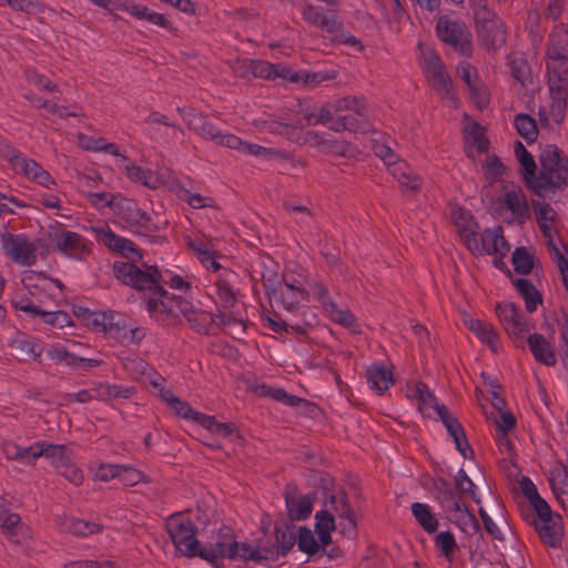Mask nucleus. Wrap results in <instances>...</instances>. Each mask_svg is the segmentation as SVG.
<instances>
[{
	"label": "nucleus",
	"mask_w": 568,
	"mask_h": 568,
	"mask_svg": "<svg viewBox=\"0 0 568 568\" xmlns=\"http://www.w3.org/2000/svg\"><path fill=\"white\" fill-rule=\"evenodd\" d=\"M126 176L132 182H139L144 186L155 190L164 184V176L161 173L153 172L150 169L139 166L134 163H128L124 165Z\"/></svg>",
	"instance_id": "72a5a7b5"
},
{
	"label": "nucleus",
	"mask_w": 568,
	"mask_h": 568,
	"mask_svg": "<svg viewBox=\"0 0 568 568\" xmlns=\"http://www.w3.org/2000/svg\"><path fill=\"white\" fill-rule=\"evenodd\" d=\"M135 394L134 387L115 385V384H100L95 388V398L99 400L108 402L118 398H130Z\"/></svg>",
	"instance_id": "864d4df0"
},
{
	"label": "nucleus",
	"mask_w": 568,
	"mask_h": 568,
	"mask_svg": "<svg viewBox=\"0 0 568 568\" xmlns=\"http://www.w3.org/2000/svg\"><path fill=\"white\" fill-rule=\"evenodd\" d=\"M547 57L568 58V31L564 27L550 33Z\"/></svg>",
	"instance_id": "6e6d98bb"
},
{
	"label": "nucleus",
	"mask_w": 568,
	"mask_h": 568,
	"mask_svg": "<svg viewBox=\"0 0 568 568\" xmlns=\"http://www.w3.org/2000/svg\"><path fill=\"white\" fill-rule=\"evenodd\" d=\"M151 317L161 320L164 315L178 316L182 314L189 324L200 334H207L213 316L210 312L195 307L184 298L154 300L149 303Z\"/></svg>",
	"instance_id": "20e7f679"
},
{
	"label": "nucleus",
	"mask_w": 568,
	"mask_h": 568,
	"mask_svg": "<svg viewBox=\"0 0 568 568\" xmlns=\"http://www.w3.org/2000/svg\"><path fill=\"white\" fill-rule=\"evenodd\" d=\"M57 523L62 531L80 537H87L101 530V526L97 523L85 521L70 516L58 518Z\"/></svg>",
	"instance_id": "c03bdc74"
},
{
	"label": "nucleus",
	"mask_w": 568,
	"mask_h": 568,
	"mask_svg": "<svg viewBox=\"0 0 568 568\" xmlns=\"http://www.w3.org/2000/svg\"><path fill=\"white\" fill-rule=\"evenodd\" d=\"M233 275L231 271L223 270L214 282L216 303L224 308L233 306L236 300L230 281V277Z\"/></svg>",
	"instance_id": "a18cd8bd"
},
{
	"label": "nucleus",
	"mask_w": 568,
	"mask_h": 568,
	"mask_svg": "<svg viewBox=\"0 0 568 568\" xmlns=\"http://www.w3.org/2000/svg\"><path fill=\"white\" fill-rule=\"evenodd\" d=\"M118 216L131 227H144L151 220V216L136 202L128 199L118 204Z\"/></svg>",
	"instance_id": "473e14b6"
},
{
	"label": "nucleus",
	"mask_w": 568,
	"mask_h": 568,
	"mask_svg": "<svg viewBox=\"0 0 568 568\" xmlns=\"http://www.w3.org/2000/svg\"><path fill=\"white\" fill-rule=\"evenodd\" d=\"M93 231L98 241L113 252L128 258H142L132 241L115 234L108 225L93 227Z\"/></svg>",
	"instance_id": "412c9836"
},
{
	"label": "nucleus",
	"mask_w": 568,
	"mask_h": 568,
	"mask_svg": "<svg viewBox=\"0 0 568 568\" xmlns=\"http://www.w3.org/2000/svg\"><path fill=\"white\" fill-rule=\"evenodd\" d=\"M476 32L481 44L488 50H498L506 43V29L498 16L486 4H479L474 12Z\"/></svg>",
	"instance_id": "0eeeda50"
},
{
	"label": "nucleus",
	"mask_w": 568,
	"mask_h": 568,
	"mask_svg": "<svg viewBox=\"0 0 568 568\" xmlns=\"http://www.w3.org/2000/svg\"><path fill=\"white\" fill-rule=\"evenodd\" d=\"M0 526L3 534L13 544H21L28 537V528L21 525L18 514L2 513Z\"/></svg>",
	"instance_id": "79ce46f5"
},
{
	"label": "nucleus",
	"mask_w": 568,
	"mask_h": 568,
	"mask_svg": "<svg viewBox=\"0 0 568 568\" xmlns=\"http://www.w3.org/2000/svg\"><path fill=\"white\" fill-rule=\"evenodd\" d=\"M515 155L521 166V176L526 185L532 191V186L536 184V162L532 155L526 150L524 144L519 141L514 146Z\"/></svg>",
	"instance_id": "37998d69"
},
{
	"label": "nucleus",
	"mask_w": 568,
	"mask_h": 568,
	"mask_svg": "<svg viewBox=\"0 0 568 568\" xmlns=\"http://www.w3.org/2000/svg\"><path fill=\"white\" fill-rule=\"evenodd\" d=\"M324 510L328 513L334 520L337 518L341 532L348 538L356 535V520L345 495H332L325 503Z\"/></svg>",
	"instance_id": "6ab92c4d"
},
{
	"label": "nucleus",
	"mask_w": 568,
	"mask_h": 568,
	"mask_svg": "<svg viewBox=\"0 0 568 568\" xmlns=\"http://www.w3.org/2000/svg\"><path fill=\"white\" fill-rule=\"evenodd\" d=\"M226 142L229 143V148L232 150L263 160H272L281 154V152L275 149H268L258 144L245 142L236 135H234V138H229V141Z\"/></svg>",
	"instance_id": "ea45409f"
},
{
	"label": "nucleus",
	"mask_w": 568,
	"mask_h": 568,
	"mask_svg": "<svg viewBox=\"0 0 568 568\" xmlns=\"http://www.w3.org/2000/svg\"><path fill=\"white\" fill-rule=\"evenodd\" d=\"M452 219L456 226L459 229L460 236L464 239L469 250H478L475 234V222L470 213L463 207L452 209Z\"/></svg>",
	"instance_id": "2f4dec72"
},
{
	"label": "nucleus",
	"mask_w": 568,
	"mask_h": 568,
	"mask_svg": "<svg viewBox=\"0 0 568 568\" xmlns=\"http://www.w3.org/2000/svg\"><path fill=\"white\" fill-rule=\"evenodd\" d=\"M436 31L442 41L450 44L462 54L467 55L471 52L469 32L462 20L443 16L437 21Z\"/></svg>",
	"instance_id": "ddd939ff"
},
{
	"label": "nucleus",
	"mask_w": 568,
	"mask_h": 568,
	"mask_svg": "<svg viewBox=\"0 0 568 568\" xmlns=\"http://www.w3.org/2000/svg\"><path fill=\"white\" fill-rule=\"evenodd\" d=\"M435 498L445 517L464 534L473 536L479 532V523L469 511L462 494L455 491L447 481L440 480L436 486Z\"/></svg>",
	"instance_id": "7ed1b4c3"
},
{
	"label": "nucleus",
	"mask_w": 568,
	"mask_h": 568,
	"mask_svg": "<svg viewBox=\"0 0 568 568\" xmlns=\"http://www.w3.org/2000/svg\"><path fill=\"white\" fill-rule=\"evenodd\" d=\"M496 212L507 223L523 224L530 216L527 197L520 186H505L496 201Z\"/></svg>",
	"instance_id": "6e6552de"
},
{
	"label": "nucleus",
	"mask_w": 568,
	"mask_h": 568,
	"mask_svg": "<svg viewBox=\"0 0 568 568\" xmlns=\"http://www.w3.org/2000/svg\"><path fill=\"white\" fill-rule=\"evenodd\" d=\"M435 547L439 554V556L444 557L448 561H453L455 557V552L458 548L455 536L453 532L446 530L440 531L434 538Z\"/></svg>",
	"instance_id": "4d7b16f0"
},
{
	"label": "nucleus",
	"mask_w": 568,
	"mask_h": 568,
	"mask_svg": "<svg viewBox=\"0 0 568 568\" xmlns=\"http://www.w3.org/2000/svg\"><path fill=\"white\" fill-rule=\"evenodd\" d=\"M50 462L57 471L72 459L64 445L51 444L42 440V456Z\"/></svg>",
	"instance_id": "603ef678"
},
{
	"label": "nucleus",
	"mask_w": 568,
	"mask_h": 568,
	"mask_svg": "<svg viewBox=\"0 0 568 568\" xmlns=\"http://www.w3.org/2000/svg\"><path fill=\"white\" fill-rule=\"evenodd\" d=\"M540 172L537 175L532 192L542 196L556 186L568 181V161L561 156L556 146L546 148L540 155Z\"/></svg>",
	"instance_id": "423d86ee"
},
{
	"label": "nucleus",
	"mask_w": 568,
	"mask_h": 568,
	"mask_svg": "<svg viewBox=\"0 0 568 568\" xmlns=\"http://www.w3.org/2000/svg\"><path fill=\"white\" fill-rule=\"evenodd\" d=\"M465 325L481 343L486 344L493 353H499L501 348L500 337L491 323L476 318H467Z\"/></svg>",
	"instance_id": "c756f323"
},
{
	"label": "nucleus",
	"mask_w": 568,
	"mask_h": 568,
	"mask_svg": "<svg viewBox=\"0 0 568 568\" xmlns=\"http://www.w3.org/2000/svg\"><path fill=\"white\" fill-rule=\"evenodd\" d=\"M497 315L506 331L514 338L521 337L532 329L531 321L514 303L505 302L497 306Z\"/></svg>",
	"instance_id": "f3484780"
},
{
	"label": "nucleus",
	"mask_w": 568,
	"mask_h": 568,
	"mask_svg": "<svg viewBox=\"0 0 568 568\" xmlns=\"http://www.w3.org/2000/svg\"><path fill=\"white\" fill-rule=\"evenodd\" d=\"M260 389H261V394L267 395V396L272 397L273 399H275L280 403H283L290 407H296L303 402L302 398H300L295 395L288 394L283 388L262 385L260 387Z\"/></svg>",
	"instance_id": "774afa93"
},
{
	"label": "nucleus",
	"mask_w": 568,
	"mask_h": 568,
	"mask_svg": "<svg viewBox=\"0 0 568 568\" xmlns=\"http://www.w3.org/2000/svg\"><path fill=\"white\" fill-rule=\"evenodd\" d=\"M324 311L331 321L353 333L359 332L355 316L347 308L339 307L335 302H327Z\"/></svg>",
	"instance_id": "8fccbe9b"
},
{
	"label": "nucleus",
	"mask_w": 568,
	"mask_h": 568,
	"mask_svg": "<svg viewBox=\"0 0 568 568\" xmlns=\"http://www.w3.org/2000/svg\"><path fill=\"white\" fill-rule=\"evenodd\" d=\"M536 220L546 240L548 251L555 258L562 257L561 240L557 236V213L548 203L532 202Z\"/></svg>",
	"instance_id": "f8f14e48"
},
{
	"label": "nucleus",
	"mask_w": 568,
	"mask_h": 568,
	"mask_svg": "<svg viewBox=\"0 0 568 568\" xmlns=\"http://www.w3.org/2000/svg\"><path fill=\"white\" fill-rule=\"evenodd\" d=\"M410 508L414 518L427 534H433L437 530L439 521L429 505L413 503Z\"/></svg>",
	"instance_id": "3c124183"
},
{
	"label": "nucleus",
	"mask_w": 568,
	"mask_h": 568,
	"mask_svg": "<svg viewBox=\"0 0 568 568\" xmlns=\"http://www.w3.org/2000/svg\"><path fill=\"white\" fill-rule=\"evenodd\" d=\"M113 273L116 280L138 291H148L150 293L146 300V310L149 303L154 300L182 298L180 295H170L162 286L166 284L180 293H185L190 288V283L182 276L174 275L170 271L160 272L155 266L139 267L131 262L116 261L113 264Z\"/></svg>",
	"instance_id": "f257e3e1"
},
{
	"label": "nucleus",
	"mask_w": 568,
	"mask_h": 568,
	"mask_svg": "<svg viewBox=\"0 0 568 568\" xmlns=\"http://www.w3.org/2000/svg\"><path fill=\"white\" fill-rule=\"evenodd\" d=\"M197 133L205 140H210L216 145L229 148V138H234L235 134L225 133L216 125L210 122H203L197 129Z\"/></svg>",
	"instance_id": "e2e57ef3"
},
{
	"label": "nucleus",
	"mask_w": 568,
	"mask_h": 568,
	"mask_svg": "<svg viewBox=\"0 0 568 568\" xmlns=\"http://www.w3.org/2000/svg\"><path fill=\"white\" fill-rule=\"evenodd\" d=\"M457 74L468 87L471 94L478 98V106L480 109L485 108L488 104L487 94L485 91L477 89L473 81L477 75L476 69L467 61H463L457 65Z\"/></svg>",
	"instance_id": "09e8293b"
},
{
	"label": "nucleus",
	"mask_w": 568,
	"mask_h": 568,
	"mask_svg": "<svg viewBox=\"0 0 568 568\" xmlns=\"http://www.w3.org/2000/svg\"><path fill=\"white\" fill-rule=\"evenodd\" d=\"M285 503L288 516L293 520H304L310 517L313 510V498L311 495H298L294 488H287Z\"/></svg>",
	"instance_id": "7c9ffc66"
},
{
	"label": "nucleus",
	"mask_w": 568,
	"mask_h": 568,
	"mask_svg": "<svg viewBox=\"0 0 568 568\" xmlns=\"http://www.w3.org/2000/svg\"><path fill=\"white\" fill-rule=\"evenodd\" d=\"M481 170L488 184L500 181L506 173L505 165L495 154L486 156V160L481 164Z\"/></svg>",
	"instance_id": "bf43d9fd"
},
{
	"label": "nucleus",
	"mask_w": 568,
	"mask_h": 568,
	"mask_svg": "<svg viewBox=\"0 0 568 568\" xmlns=\"http://www.w3.org/2000/svg\"><path fill=\"white\" fill-rule=\"evenodd\" d=\"M549 481L551 490L558 499L568 495V473L564 466L560 465L551 470Z\"/></svg>",
	"instance_id": "69168bd1"
},
{
	"label": "nucleus",
	"mask_w": 568,
	"mask_h": 568,
	"mask_svg": "<svg viewBox=\"0 0 568 568\" xmlns=\"http://www.w3.org/2000/svg\"><path fill=\"white\" fill-rule=\"evenodd\" d=\"M9 346L17 351L21 361H38L43 352L41 344L24 334L17 333L10 341Z\"/></svg>",
	"instance_id": "e433bc0d"
},
{
	"label": "nucleus",
	"mask_w": 568,
	"mask_h": 568,
	"mask_svg": "<svg viewBox=\"0 0 568 568\" xmlns=\"http://www.w3.org/2000/svg\"><path fill=\"white\" fill-rule=\"evenodd\" d=\"M122 365L124 369L136 381L140 382H150L153 377V374L158 372L154 371L143 358L135 354H130L122 358Z\"/></svg>",
	"instance_id": "de8ad7c7"
},
{
	"label": "nucleus",
	"mask_w": 568,
	"mask_h": 568,
	"mask_svg": "<svg viewBox=\"0 0 568 568\" xmlns=\"http://www.w3.org/2000/svg\"><path fill=\"white\" fill-rule=\"evenodd\" d=\"M550 93V104L541 106L538 115L542 126L551 128L552 125L560 124L567 110V90L561 87L548 88Z\"/></svg>",
	"instance_id": "aec40b11"
},
{
	"label": "nucleus",
	"mask_w": 568,
	"mask_h": 568,
	"mask_svg": "<svg viewBox=\"0 0 568 568\" xmlns=\"http://www.w3.org/2000/svg\"><path fill=\"white\" fill-rule=\"evenodd\" d=\"M109 336L123 345L139 344L145 336V329L132 326L118 316Z\"/></svg>",
	"instance_id": "f704fd0d"
},
{
	"label": "nucleus",
	"mask_w": 568,
	"mask_h": 568,
	"mask_svg": "<svg viewBox=\"0 0 568 568\" xmlns=\"http://www.w3.org/2000/svg\"><path fill=\"white\" fill-rule=\"evenodd\" d=\"M166 528L178 551L186 557L199 556L201 542L195 537V526L190 518L173 515L168 519Z\"/></svg>",
	"instance_id": "1a4fd4ad"
},
{
	"label": "nucleus",
	"mask_w": 568,
	"mask_h": 568,
	"mask_svg": "<svg viewBox=\"0 0 568 568\" xmlns=\"http://www.w3.org/2000/svg\"><path fill=\"white\" fill-rule=\"evenodd\" d=\"M47 356L58 365H64L75 368V362L79 361L78 356L70 353L63 345L55 344L47 349Z\"/></svg>",
	"instance_id": "0e129e2a"
},
{
	"label": "nucleus",
	"mask_w": 568,
	"mask_h": 568,
	"mask_svg": "<svg viewBox=\"0 0 568 568\" xmlns=\"http://www.w3.org/2000/svg\"><path fill=\"white\" fill-rule=\"evenodd\" d=\"M2 452L8 460H16L24 465H34L42 456V440L29 447H22L12 440L2 443Z\"/></svg>",
	"instance_id": "a878e982"
},
{
	"label": "nucleus",
	"mask_w": 568,
	"mask_h": 568,
	"mask_svg": "<svg viewBox=\"0 0 568 568\" xmlns=\"http://www.w3.org/2000/svg\"><path fill=\"white\" fill-rule=\"evenodd\" d=\"M465 132L467 134L468 142L476 148L480 153H484L489 148V141L484 135V129L473 122L465 125Z\"/></svg>",
	"instance_id": "338daca9"
},
{
	"label": "nucleus",
	"mask_w": 568,
	"mask_h": 568,
	"mask_svg": "<svg viewBox=\"0 0 568 568\" xmlns=\"http://www.w3.org/2000/svg\"><path fill=\"white\" fill-rule=\"evenodd\" d=\"M439 420L455 443L456 449L464 458H471L474 450L470 447L460 423L452 415L447 407H439Z\"/></svg>",
	"instance_id": "5701e85b"
},
{
	"label": "nucleus",
	"mask_w": 568,
	"mask_h": 568,
	"mask_svg": "<svg viewBox=\"0 0 568 568\" xmlns=\"http://www.w3.org/2000/svg\"><path fill=\"white\" fill-rule=\"evenodd\" d=\"M47 292V290H41V282L39 281L31 288L14 295L11 304L14 310L24 313L31 318H36L41 311L54 302Z\"/></svg>",
	"instance_id": "dca6fc26"
},
{
	"label": "nucleus",
	"mask_w": 568,
	"mask_h": 568,
	"mask_svg": "<svg viewBox=\"0 0 568 568\" xmlns=\"http://www.w3.org/2000/svg\"><path fill=\"white\" fill-rule=\"evenodd\" d=\"M529 351L534 359L547 367H554L558 363V356L550 338L542 334L532 333L527 337Z\"/></svg>",
	"instance_id": "b1692460"
},
{
	"label": "nucleus",
	"mask_w": 568,
	"mask_h": 568,
	"mask_svg": "<svg viewBox=\"0 0 568 568\" xmlns=\"http://www.w3.org/2000/svg\"><path fill=\"white\" fill-rule=\"evenodd\" d=\"M243 67L250 70L255 78L290 81L291 69L282 63L274 64L264 60H245Z\"/></svg>",
	"instance_id": "c85d7f7f"
},
{
	"label": "nucleus",
	"mask_w": 568,
	"mask_h": 568,
	"mask_svg": "<svg viewBox=\"0 0 568 568\" xmlns=\"http://www.w3.org/2000/svg\"><path fill=\"white\" fill-rule=\"evenodd\" d=\"M120 9L139 20H146L148 22L162 28L170 27V21L164 14L150 10L145 4L136 3L134 1H125Z\"/></svg>",
	"instance_id": "4c0bfd02"
},
{
	"label": "nucleus",
	"mask_w": 568,
	"mask_h": 568,
	"mask_svg": "<svg viewBox=\"0 0 568 568\" xmlns=\"http://www.w3.org/2000/svg\"><path fill=\"white\" fill-rule=\"evenodd\" d=\"M536 531L544 544L550 547H559L562 539V520L557 514H554L545 520H532Z\"/></svg>",
	"instance_id": "cd10ccee"
},
{
	"label": "nucleus",
	"mask_w": 568,
	"mask_h": 568,
	"mask_svg": "<svg viewBox=\"0 0 568 568\" xmlns=\"http://www.w3.org/2000/svg\"><path fill=\"white\" fill-rule=\"evenodd\" d=\"M1 247L4 255L19 266L29 267L37 262V246L26 234L3 233Z\"/></svg>",
	"instance_id": "9d476101"
},
{
	"label": "nucleus",
	"mask_w": 568,
	"mask_h": 568,
	"mask_svg": "<svg viewBox=\"0 0 568 568\" xmlns=\"http://www.w3.org/2000/svg\"><path fill=\"white\" fill-rule=\"evenodd\" d=\"M514 285L520 293L521 297L525 300L526 310L529 313L535 312L538 305L541 303V295L536 290V287L531 284V282L525 278H518L514 281Z\"/></svg>",
	"instance_id": "5fc2aeb1"
},
{
	"label": "nucleus",
	"mask_w": 568,
	"mask_h": 568,
	"mask_svg": "<svg viewBox=\"0 0 568 568\" xmlns=\"http://www.w3.org/2000/svg\"><path fill=\"white\" fill-rule=\"evenodd\" d=\"M480 239L483 251L489 255L498 254L500 256H504L509 251V245L507 244L504 237L503 229L500 226L494 229H486L481 233Z\"/></svg>",
	"instance_id": "58836bf2"
},
{
	"label": "nucleus",
	"mask_w": 568,
	"mask_h": 568,
	"mask_svg": "<svg viewBox=\"0 0 568 568\" xmlns=\"http://www.w3.org/2000/svg\"><path fill=\"white\" fill-rule=\"evenodd\" d=\"M306 282L303 273H295L287 268L283 274L282 282L273 283L271 280H266L264 286L273 303L286 311H293L307 297Z\"/></svg>",
	"instance_id": "39448f33"
},
{
	"label": "nucleus",
	"mask_w": 568,
	"mask_h": 568,
	"mask_svg": "<svg viewBox=\"0 0 568 568\" xmlns=\"http://www.w3.org/2000/svg\"><path fill=\"white\" fill-rule=\"evenodd\" d=\"M50 240L53 248L68 258L83 261L91 253L90 241L77 232L55 230Z\"/></svg>",
	"instance_id": "9b49d317"
},
{
	"label": "nucleus",
	"mask_w": 568,
	"mask_h": 568,
	"mask_svg": "<svg viewBox=\"0 0 568 568\" xmlns=\"http://www.w3.org/2000/svg\"><path fill=\"white\" fill-rule=\"evenodd\" d=\"M315 519V528L318 539L323 546H326L331 542V534L336 528L335 520L324 509L316 514Z\"/></svg>",
	"instance_id": "052dcab7"
},
{
	"label": "nucleus",
	"mask_w": 568,
	"mask_h": 568,
	"mask_svg": "<svg viewBox=\"0 0 568 568\" xmlns=\"http://www.w3.org/2000/svg\"><path fill=\"white\" fill-rule=\"evenodd\" d=\"M367 382L378 394L386 392L394 384L390 368L381 363H373L366 371Z\"/></svg>",
	"instance_id": "c9c22d12"
},
{
	"label": "nucleus",
	"mask_w": 568,
	"mask_h": 568,
	"mask_svg": "<svg viewBox=\"0 0 568 568\" xmlns=\"http://www.w3.org/2000/svg\"><path fill=\"white\" fill-rule=\"evenodd\" d=\"M407 397L416 402L418 410L427 417H430L432 414L435 413L439 419V407H446L444 404L438 403L434 394L424 383H417L408 387Z\"/></svg>",
	"instance_id": "393cba45"
},
{
	"label": "nucleus",
	"mask_w": 568,
	"mask_h": 568,
	"mask_svg": "<svg viewBox=\"0 0 568 568\" xmlns=\"http://www.w3.org/2000/svg\"><path fill=\"white\" fill-rule=\"evenodd\" d=\"M187 246L196 254L201 264L209 271L219 272L221 265L217 262L215 241L205 236L185 237Z\"/></svg>",
	"instance_id": "4be33fe9"
},
{
	"label": "nucleus",
	"mask_w": 568,
	"mask_h": 568,
	"mask_svg": "<svg viewBox=\"0 0 568 568\" xmlns=\"http://www.w3.org/2000/svg\"><path fill=\"white\" fill-rule=\"evenodd\" d=\"M278 551L275 548L254 546L250 542L236 541L234 531L227 526L213 532L205 544H201L199 557L212 564L215 568L223 567L224 559L263 562L274 558Z\"/></svg>",
	"instance_id": "f03ea898"
},
{
	"label": "nucleus",
	"mask_w": 568,
	"mask_h": 568,
	"mask_svg": "<svg viewBox=\"0 0 568 568\" xmlns=\"http://www.w3.org/2000/svg\"><path fill=\"white\" fill-rule=\"evenodd\" d=\"M336 77L337 71L334 69H324L314 72L307 70L294 71L291 69L290 82H302L305 85L314 88L323 82L335 80Z\"/></svg>",
	"instance_id": "a19ab883"
},
{
	"label": "nucleus",
	"mask_w": 568,
	"mask_h": 568,
	"mask_svg": "<svg viewBox=\"0 0 568 568\" xmlns=\"http://www.w3.org/2000/svg\"><path fill=\"white\" fill-rule=\"evenodd\" d=\"M514 125L518 134L525 139L527 143H532L537 140V124L530 115L524 113L517 114L514 120Z\"/></svg>",
	"instance_id": "13d9d810"
},
{
	"label": "nucleus",
	"mask_w": 568,
	"mask_h": 568,
	"mask_svg": "<svg viewBox=\"0 0 568 568\" xmlns=\"http://www.w3.org/2000/svg\"><path fill=\"white\" fill-rule=\"evenodd\" d=\"M548 88H566L568 83V58L547 57Z\"/></svg>",
	"instance_id": "49530a36"
},
{
	"label": "nucleus",
	"mask_w": 568,
	"mask_h": 568,
	"mask_svg": "<svg viewBox=\"0 0 568 568\" xmlns=\"http://www.w3.org/2000/svg\"><path fill=\"white\" fill-rule=\"evenodd\" d=\"M301 13L303 20L310 26L326 32L329 37L339 36L342 20L338 19L335 12L307 3L302 8Z\"/></svg>",
	"instance_id": "a211bd4d"
},
{
	"label": "nucleus",
	"mask_w": 568,
	"mask_h": 568,
	"mask_svg": "<svg viewBox=\"0 0 568 568\" xmlns=\"http://www.w3.org/2000/svg\"><path fill=\"white\" fill-rule=\"evenodd\" d=\"M55 304L48 306L41 313L38 314L39 317L44 324H48L52 327L63 328L71 324V318L68 313L63 311L54 310Z\"/></svg>",
	"instance_id": "680f3d73"
},
{
	"label": "nucleus",
	"mask_w": 568,
	"mask_h": 568,
	"mask_svg": "<svg viewBox=\"0 0 568 568\" xmlns=\"http://www.w3.org/2000/svg\"><path fill=\"white\" fill-rule=\"evenodd\" d=\"M389 173L398 182L404 195H415L420 191L423 180L406 161H399L392 166Z\"/></svg>",
	"instance_id": "bb28decb"
},
{
	"label": "nucleus",
	"mask_w": 568,
	"mask_h": 568,
	"mask_svg": "<svg viewBox=\"0 0 568 568\" xmlns=\"http://www.w3.org/2000/svg\"><path fill=\"white\" fill-rule=\"evenodd\" d=\"M7 158L17 173L23 174L28 180L48 190L57 187V181L34 160L26 158L14 149H10L7 152Z\"/></svg>",
	"instance_id": "2eb2a0df"
},
{
	"label": "nucleus",
	"mask_w": 568,
	"mask_h": 568,
	"mask_svg": "<svg viewBox=\"0 0 568 568\" xmlns=\"http://www.w3.org/2000/svg\"><path fill=\"white\" fill-rule=\"evenodd\" d=\"M342 111H353L362 116L366 111V101L359 97H344L321 106L317 111L306 114L305 118L311 125L324 124L327 126L333 115Z\"/></svg>",
	"instance_id": "4468645a"
}]
</instances>
